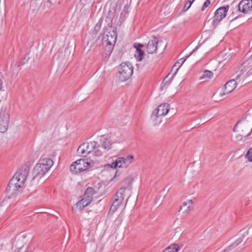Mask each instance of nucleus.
Masks as SVG:
<instances>
[{
    "mask_svg": "<svg viewBox=\"0 0 252 252\" xmlns=\"http://www.w3.org/2000/svg\"><path fill=\"white\" fill-rule=\"evenodd\" d=\"M29 167L27 165L21 167L10 180L6 189V196L8 198L15 197L19 193L29 173Z\"/></svg>",
    "mask_w": 252,
    "mask_h": 252,
    "instance_id": "f257e3e1",
    "label": "nucleus"
},
{
    "mask_svg": "<svg viewBox=\"0 0 252 252\" xmlns=\"http://www.w3.org/2000/svg\"><path fill=\"white\" fill-rule=\"evenodd\" d=\"M53 161L50 158H43L40 159L33 170V175L34 177H41L43 176L52 166Z\"/></svg>",
    "mask_w": 252,
    "mask_h": 252,
    "instance_id": "f03ea898",
    "label": "nucleus"
},
{
    "mask_svg": "<svg viewBox=\"0 0 252 252\" xmlns=\"http://www.w3.org/2000/svg\"><path fill=\"white\" fill-rule=\"evenodd\" d=\"M252 74V55L244 62L239 67L236 76L237 80L240 78L244 80L248 76Z\"/></svg>",
    "mask_w": 252,
    "mask_h": 252,
    "instance_id": "7ed1b4c3",
    "label": "nucleus"
},
{
    "mask_svg": "<svg viewBox=\"0 0 252 252\" xmlns=\"http://www.w3.org/2000/svg\"><path fill=\"white\" fill-rule=\"evenodd\" d=\"M93 163L88 159H80L73 162L70 166V170L73 173L81 172L92 166Z\"/></svg>",
    "mask_w": 252,
    "mask_h": 252,
    "instance_id": "20e7f679",
    "label": "nucleus"
},
{
    "mask_svg": "<svg viewBox=\"0 0 252 252\" xmlns=\"http://www.w3.org/2000/svg\"><path fill=\"white\" fill-rule=\"evenodd\" d=\"M133 73V67L130 63H123L121 64L117 77L121 82L125 81L130 78Z\"/></svg>",
    "mask_w": 252,
    "mask_h": 252,
    "instance_id": "39448f33",
    "label": "nucleus"
},
{
    "mask_svg": "<svg viewBox=\"0 0 252 252\" xmlns=\"http://www.w3.org/2000/svg\"><path fill=\"white\" fill-rule=\"evenodd\" d=\"M169 106L167 103L161 104L155 109L153 112L152 117L155 125H158L161 123V120L159 119V118L165 116L169 112Z\"/></svg>",
    "mask_w": 252,
    "mask_h": 252,
    "instance_id": "423d86ee",
    "label": "nucleus"
},
{
    "mask_svg": "<svg viewBox=\"0 0 252 252\" xmlns=\"http://www.w3.org/2000/svg\"><path fill=\"white\" fill-rule=\"evenodd\" d=\"M96 146L97 142L95 141L84 143L78 148L77 152L79 156L86 157L89 154L94 152Z\"/></svg>",
    "mask_w": 252,
    "mask_h": 252,
    "instance_id": "0eeeda50",
    "label": "nucleus"
},
{
    "mask_svg": "<svg viewBox=\"0 0 252 252\" xmlns=\"http://www.w3.org/2000/svg\"><path fill=\"white\" fill-rule=\"evenodd\" d=\"M126 188L122 187L115 194V199L110 209V212L114 213L122 203L124 199V192Z\"/></svg>",
    "mask_w": 252,
    "mask_h": 252,
    "instance_id": "6e6552de",
    "label": "nucleus"
},
{
    "mask_svg": "<svg viewBox=\"0 0 252 252\" xmlns=\"http://www.w3.org/2000/svg\"><path fill=\"white\" fill-rule=\"evenodd\" d=\"M9 116L5 110H1L0 112V131L5 132L8 127Z\"/></svg>",
    "mask_w": 252,
    "mask_h": 252,
    "instance_id": "1a4fd4ad",
    "label": "nucleus"
},
{
    "mask_svg": "<svg viewBox=\"0 0 252 252\" xmlns=\"http://www.w3.org/2000/svg\"><path fill=\"white\" fill-rule=\"evenodd\" d=\"M243 80L240 78L239 80L232 79L228 81L224 85V91L220 94V95L223 96L228 94L233 91L236 87V85L239 83H242Z\"/></svg>",
    "mask_w": 252,
    "mask_h": 252,
    "instance_id": "9d476101",
    "label": "nucleus"
},
{
    "mask_svg": "<svg viewBox=\"0 0 252 252\" xmlns=\"http://www.w3.org/2000/svg\"><path fill=\"white\" fill-rule=\"evenodd\" d=\"M117 163L116 165L119 168H127L133 161V157L129 155L126 157H119L117 158Z\"/></svg>",
    "mask_w": 252,
    "mask_h": 252,
    "instance_id": "9b49d317",
    "label": "nucleus"
},
{
    "mask_svg": "<svg viewBox=\"0 0 252 252\" xmlns=\"http://www.w3.org/2000/svg\"><path fill=\"white\" fill-rule=\"evenodd\" d=\"M228 9V6L227 7H221L218 8L214 16L213 22L214 24H218L220 21L223 18H224L226 15V13Z\"/></svg>",
    "mask_w": 252,
    "mask_h": 252,
    "instance_id": "f8f14e48",
    "label": "nucleus"
},
{
    "mask_svg": "<svg viewBox=\"0 0 252 252\" xmlns=\"http://www.w3.org/2000/svg\"><path fill=\"white\" fill-rule=\"evenodd\" d=\"M103 39L106 43V45H110V48H111V46L114 45L116 41L117 34L116 32L113 30L108 32L104 35Z\"/></svg>",
    "mask_w": 252,
    "mask_h": 252,
    "instance_id": "ddd939ff",
    "label": "nucleus"
},
{
    "mask_svg": "<svg viewBox=\"0 0 252 252\" xmlns=\"http://www.w3.org/2000/svg\"><path fill=\"white\" fill-rule=\"evenodd\" d=\"M239 10L247 13L252 9V0H242L238 5Z\"/></svg>",
    "mask_w": 252,
    "mask_h": 252,
    "instance_id": "4468645a",
    "label": "nucleus"
},
{
    "mask_svg": "<svg viewBox=\"0 0 252 252\" xmlns=\"http://www.w3.org/2000/svg\"><path fill=\"white\" fill-rule=\"evenodd\" d=\"M158 40L156 37H153L152 38L149 40L147 45V51L149 54H153L156 52L158 49Z\"/></svg>",
    "mask_w": 252,
    "mask_h": 252,
    "instance_id": "2eb2a0df",
    "label": "nucleus"
},
{
    "mask_svg": "<svg viewBox=\"0 0 252 252\" xmlns=\"http://www.w3.org/2000/svg\"><path fill=\"white\" fill-rule=\"evenodd\" d=\"M144 45L140 43H135L133 45V47L136 49L134 57L138 61H141L143 59L144 52L141 50V48Z\"/></svg>",
    "mask_w": 252,
    "mask_h": 252,
    "instance_id": "dca6fc26",
    "label": "nucleus"
},
{
    "mask_svg": "<svg viewBox=\"0 0 252 252\" xmlns=\"http://www.w3.org/2000/svg\"><path fill=\"white\" fill-rule=\"evenodd\" d=\"M180 67L181 66H180L179 65L175 63L174 65L173 66L171 69L170 72L167 74L166 78L164 80V81H165L166 79L169 78V81H166L165 82L166 83H169L170 82L171 80L173 78V77L176 74Z\"/></svg>",
    "mask_w": 252,
    "mask_h": 252,
    "instance_id": "f3484780",
    "label": "nucleus"
},
{
    "mask_svg": "<svg viewBox=\"0 0 252 252\" xmlns=\"http://www.w3.org/2000/svg\"><path fill=\"white\" fill-rule=\"evenodd\" d=\"M180 67L181 66H180L179 65L175 63L174 65L173 66L171 69L170 72L167 74L166 78L164 80V81H165L166 79L169 78V81H166L165 82L166 83H169L170 82L171 80L173 78V77L176 74Z\"/></svg>",
    "mask_w": 252,
    "mask_h": 252,
    "instance_id": "a211bd4d",
    "label": "nucleus"
},
{
    "mask_svg": "<svg viewBox=\"0 0 252 252\" xmlns=\"http://www.w3.org/2000/svg\"><path fill=\"white\" fill-rule=\"evenodd\" d=\"M249 233L248 230H246L244 232V234L242 235L241 237H240L234 243H233L231 246L226 248L224 250V252H228L230 250H231L232 248H234L240 244L244 240L245 238V235H247Z\"/></svg>",
    "mask_w": 252,
    "mask_h": 252,
    "instance_id": "6ab92c4d",
    "label": "nucleus"
},
{
    "mask_svg": "<svg viewBox=\"0 0 252 252\" xmlns=\"http://www.w3.org/2000/svg\"><path fill=\"white\" fill-rule=\"evenodd\" d=\"M91 202H90V200L87 199L86 198H83L81 200L78 201L76 205L77 208H79V210H82L84 207L88 205Z\"/></svg>",
    "mask_w": 252,
    "mask_h": 252,
    "instance_id": "aec40b11",
    "label": "nucleus"
},
{
    "mask_svg": "<svg viewBox=\"0 0 252 252\" xmlns=\"http://www.w3.org/2000/svg\"><path fill=\"white\" fill-rule=\"evenodd\" d=\"M94 193V190L93 188H88L85 192L84 198H86L87 199L90 200V202H92V196Z\"/></svg>",
    "mask_w": 252,
    "mask_h": 252,
    "instance_id": "412c9836",
    "label": "nucleus"
},
{
    "mask_svg": "<svg viewBox=\"0 0 252 252\" xmlns=\"http://www.w3.org/2000/svg\"><path fill=\"white\" fill-rule=\"evenodd\" d=\"M112 142L109 138H105L103 141L102 147L104 150L108 151L111 148Z\"/></svg>",
    "mask_w": 252,
    "mask_h": 252,
    "instance_id": "4be33fe9",
    "label": "nucleus"
},
{
    "mask_svg": "<svg viewBox=\"0 0 252 252\" xmlns=\"http://www.w3.org/2000/svg\"><path fill=\"white\" fill-rule=\"evenodd\" d=\"M197 47H195L191 52H190V57L191 58V60L193 62H197L201 60V55L197 54H195V51L197 50Z\"/></svg>",
    "mask_w": 252,
    "mask_h": 252,
    "instance_id": "5701e85b",
    "label": "nucleus"
},
{
    "mask_svg": "<svg viewBox=\"0 0 252 252\" xmlns=\"http://www.w3.org/2000/svg\"><path fill=\"white\" fill-rule=\"evenodd\" d=\"M179 247L177 244L172 245L166 248L163 252H177Z\"/></svg>",
    "mask_w": 252,
    "mask_h": 252,
    "instance_id": "b1692460",
    "label": "nucleus"
},
{
    "mask_svg": "<svg viewBox=\"0 0 252 252\" xmlns=\"http://www.w3.org/2000/svg\"><path fill=\"white\" fill-rule=\"evenodd\" d=\"M102 149H103L102 146L100 147V146L97 145L94 151V154L96 156H102L104 153V151H102Z\"/></svg>",
    "mask_w": 252,
    "mask_h": 252,
    "instance_id": "393cba45",
    "label": "nucleus"
},
{
    "mask_svg": "<svg viewBox=\"0 0 252 252\" xmlns=\"http://www.w3.org/2000/svg\"><path fill=\"white\" fill-rule=\"evenodd\" d=\"M213 76V73L209 70H206L204 72L203 75L201 77V79H204L205 78L210 79Z\"/></svg>",
    "mask_w": 252,
    "mask_h": 252,
    "instance_id": "a878e982",
    "label": "nucleus"
},
{
    "mask_svg": "<svg viewBox=\"0 0 252 252\" xmlns=\"http://www.w3.org/2000/svg\"><path fill=\"white\" fill-rule=\"evenodd\" d=\"M189 210V205H188L187 202H184L183 206L181 207L180 211H182L183 213L188 212Z\"/></svg>",
    "mask_w": 252,
    "mask_h": 252,
    "instance_id": "bb28decb",
    "label": "nucleus"
},
{
    "mask_svg": "<svg viewBox=\"0 0 252 252\" xmlns=\"http://www.w3.org/2000/svg\"><path fill=\"white\" fill-rule=\"evenodd\" d=\"M242 139V135L238 133H235L233 136V140L235 142H238Z\"/></svg>",
    "mask_w": 252,
    "mask_h": 252,
    "instance_id": "cd10ccee",
    "label": "nucleus"
},
{
    "mask_svg": "<svg viewBox=\"0 0 252 252\" xmlns=\"http://www.w3.org/2000/svg\"><path fill=\"white\" fill-rule=\"evenodd\" d=\"M187 58H188L187 56H186V58H181L180 59L178 60L175 63L176 64L179 65V66L181 67Z\"/></svg>",
    "mask_w": 252,
    "mask_h": 252,
    "instance_id": "c85d7f7f",
    "label": "nucleus"
},
{
    "mask_svg": "<svg viewBox=\"0 0 252 252\" xmlns=\"http://www.w3.org/2000/svg\"><path fill=\"white\" fill-rule=\"evenodd\" d=\"M122 216H119L114 221L115 224L117 226L120 225L122 221Z\"/></svg>",
    "mask_w": 252,
    "mask_h": 252,
    "instance_id": "c756f323",
    "label": "nucleus"
},
{
    "mask_svg": "<svg viewBox=\"0 0 252 252\" xmlns=\"http://www.w3.org/2000/svg\"><path fill=\"white\" fill-rule=\"evenodd\" d=\"M246 157L250 161H252V148L248 151Z\"/></svg>",
    "mask_w": 252,
    "mask_h": 252,
    "instance_id": "7c9ffc66",
    "label": "nucleus"
},
{
    "mask_svg": "<svg viewBox=\"0 0 252 252\" xmlns=\"http://www.w3.org/2000/svg\"><path fill=\"white\" fill-rule=\"evenodd\" d=\"M210 4V0H206L204 4H203V5L202 6V11H204L205 8H206V7H207L209 4Z\"/></svg>",
    "mask_w": 252,
    "mask_h": 252,
    "instance_id": "2f4dec72",
    "label": "nucleus"
},
{
    "mask_svg": "<svg viewBox=\"0 0 252 252\" xmlns=\"http://www.w3.org/2000/svg\"><path fill=\"white\" fill-rule=\"evenodd\" d=\"M117 160L116 159L115 161L113 162L112 163H111L110 164H108L107 165L108 166L111 167L112 168H116L117 167H118V166L116 165V164L117 163Z\"/></svg>",
    "mask_w": 252,
    "mask_h": 252,
    "instance_id": "473e14b6",
    "label": "nucleus"
},
{
    "mask_svg": "<svg viewBox=\"0 0 252 252\" xmlns=\"http://www.w3.org/2000/svg\"><path fill=\"white\" fill-rule=\"evenodd\" d=\"M189 0L187 1V2L186 3V4L183 8V11L184 12L187 11L189 9Z\"/></svg>",
    "mask_w": 252,
    "mask_h": 252,
    "instance_id": "72a5a7b5",
    "label": "nucleus"
},
{
    "mask_svg": "<svg viewBox=\"0 0 252 252\" xmlns=\"http://www.w3.org/2000/svg\"><path fill=\"white\" fill-rule=\"evenodd\" d=\"M2 82L1 80L0 79V90L2 88Z\"/></svg>",
    "mask_w": 252,
    "mask_h": 252,
    "instance_id": "f704fd0d",
    "label": "nucleus"
},
{
    "mask_svg": "<svg viewBox=\"0 0 252 252\" xmlns=\"http://www.w3.org/2000/svg\"><path fill=\"white\" fill-rule=\"evenodd\" d=\"M194 0H190V7L191 6L192 3L194 1Z\"/></svg>",
    "mask_w": 252,
    "mask_h": 252,
    "instance_id": "c9c22d12",
    "label": "nucleus"
},
{
    "mask_svg": "<svg viewBox=\"0 0 252 252\" xmlns=\"http://www.w3.org/2000/svg\"><path fill=\"white\" fill-rule=\"evenodd\" d=\"M237 127H238V124H236L234 127V131H235V129L237 128Z\"/></svg>",
    "mask_w": 252,
    "mask_h": 252,
    "instance_id": "e433bc0d",
    "label": "nucleus"
},
{
    "mask_svg": "<svg viewBox=\"0 0 252 252\" xmlns=\"http://www.w3.org/2000/svg\"><path fill=\"white\" fill-rule=\"evenodd\" d=\"M193 203L192 202V201L191 200H190V205L191 204V205H193Z\"/></svg>",
    "mask_w": 252,
    "mask_h": 252,
    "instance_id": "4c0bfd02",
    "label": "nucleus"
},
{
    "mask_svg": "<svg viewBox=\"0 0 252 252\" xmlns=\"http://www.w3.org/2000/svg\"><path fill=\"white\" fill-rule=\"evenodd\" d=\"M25 252H32V250H28L27 251H26Z\"/></svg>",
    "mask_w": 252,
    "mask_h": 252,
    "instance_id": "58836bf2",
    "label": "nucleus"
},
{
    "mask_svg": "<svg viewBox=\"0 0 252 252\" xmlns=\"http://www.w3.org/2000/svg\"><path fill=\"white\" fill-rule=\"evenodd\" d=\"M189 208H190V210L191 209H193V207H192V206H191L190 205Z\"/></svg>",
    "mask_w": 252,
    "mask_h": 252,
    "instance_id": "ea45409f",
    "label": "nucleus"
},
{
    "mask_svg": "<svg viewBox=\"0 0 252 252\" xmlns=\"http://www.w3.org/2000/svg\"><path fill=\"white\" fill-rule=\"evenodd\" d=\"M46 2L50 3V0H47Z\"/></svg>",
    "mask_w": 252,
    "mask_h": 252,
    "instance_id": "a19ab883",
    "label": "nucleus"
},
{
    "mask_svg": "<svg viewBox=\"0 0 252 252\" xmlns=\"http://www.w3.org/2000/svg\"><path fill=\"white\" fill-rule=\"evenodd\" d=\"M194 163H195V162L192 163V166H193Z\"/></svg>",
    "mask_w": 252,
    "mask_h": 252,
    "instance_id": "79ce46f5",
    "label": "nucleus"
}]
</instances>
